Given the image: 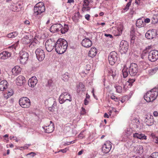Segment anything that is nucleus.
I'll return each instance as SVG.
<instances>
[{
    "label": "nucleus",
    "mask_w": 158,
    "mask_h": 158,
    "mask_svg": "<svg viewBox=\"0 0 158 158\" xmlns=\"http://www.w3.org/2000/svg\"><path fill=\"white\" fill-rule=\"evenodd\" d=\"M109 73L110 75L112 76L113 78L115 76V75L114 74L113 71L112 70H110L109 71Z\"/></svg>",
    "instance_id": "8fccbe9b"
},
{
    "label": "nucleus",
    "mask_w": 158,
    "mask_h": 158,
    "mask_svg": "<svg viewBox=\"0 0 158 158\" xmlns=\"http://www.w3.org/2000/svg\"><path fill=\"white\" fill-rule=\"evenodd\" d=\"M118 34L117 35L119 36L122 33V27L119 28L118 29Z\"/></svg>",
    "instance_id": "c03bdc74"
},
{
    "label": "nucleus",
    "mask_w": 158,
    "mask_h": 158,
    "mask_svg": "<svg viewBox=\"0 0 158 158\" xmlns=\"http://www.w3.org/2000/svg\"><path fill=\"white\" fill-rule=\"evenodd\" d=\"M158 69L157 67L152 68L148 70V72L150 75H152L155 74Z\"/></svg>",
    "instance_id": "72a5a7b5"
},
{
    "label": "nucleus",
    "mask_w": 158,
    "mask_h": 158,
    "mask_svg": "<svg viewBox=\"0 0 158 158\" xmlns=\"http://www.w3.org/2000/svg\"><path fill=\"white\" fill-rule=\"evenodd\" d=\"M19 105L23 108H28L31 105L30 100L26 97H23L20 98L19 100Z\"/></svg>",
    "instance_id": "423d86ee"
},
{
    "label": "nucleus",
    "mask_w": 158,
    "mask_h": 158,
    "mask_svg": "<svg viewBox=\"0 0 158 158\" xmlns=\"http://www.w3.org/2000/svg\"><path fill=\"white\" fill-rule=\"evenodd\" d=\"M23 44H28L27 48L31 49L33 47L36 46L39 43L38 41L35 38L32 39L31 35H26L22 39Z\"/></svg>",
    "instance_id": "7ed1b4c3"
},
{
    "label": "nucleus",
    "mask_w": 158,
    "mask_h": 158,
    "mask_svg": "<svg viewBox=\"0 0 158 158\" xmlns=\"http://www.w3.org/2000/svg\"><path fill=\"white\" fill-rule=\"evenodd\" d=\"M152 23L155 24L158 23V15H154L152 18Z\"/></svg>",
    "instance_id": "2f4dec72"
},
{
    "label": "nucleus",
    "mask_w": 158,
    "mask_h": 158,
    "mask_svg": "<svg viewBox=\"0 0 158 158\" xmlns=\"http://www.w3.org/2000/svg\"><path fill=\"white\" fill-rule=\"evenodd\" d=\"M148 52L147 51L144 50L141 55V56L142 59H144L145 58V56L147 55Z\"/></svg>",
    "instance_id": "4c0bfd02"
},
{
    "label": "nucleus",
    "mask_w": 158,
    "mask_h": 158,
    "mask_svg": "<svg viewBox=\"0 0 158 158\" xmlns=\"http://www.w3.org/2000/svg\"><path fill=\"white\" fill-rule=\"evenodd\" d=\"M151 136L153 139V141H154L155 142H157L158 140V137L156 136L155 134L153 133H152L151 134Z\"/></svg>",
    "instance_id": "e433bc0d"
},
{
    "label": "nucleus",
    "mask_w": 158,
    "mask_h": 158,
    "mask_svg": "<svg viewBox=\"0 0 158 158\" xmlns=\"http://www.w3.org/2000/svg\"><path fill=\"white\" fill-rule=\"evenodd\" d=\"M152 48V46L151 45L148 46L144 50H145L147 51L148 52H149V50L150 49Z\"/></svg>",
    "instance_id": "3c124183"
},
{
    "label": "nucleus",
    "mask_w": 158,
    "mask_h": 158,
    "mask_svg": "<svg viewBox=\"0 0 158 158\" xmlns=\"http://www.w3.org/2000/svg\"><path fill=\"white\" fill-rule=\"evenodd\" d=\"M110 98L111 99L113 100H114L115 102H117L118 101V98L116 97L115 96L112 95L111 96Z\"/></svg>",
    "instance_id": "49530a36"
},
{
    "label": "nucleus",
    "mask_w": 158,
    "mask_h": 158,
    "mask_svg": "<svg viewBox=\"0 0 158 158\" xmlns=\"http://www.w3.org/2000/svg\"><path fill=\"white\" fill-rule=\"evenodd\" d=\"M149 158H158V152H155L152 153Z\"/></svg>",
    "instance_id": "58836bf2"
},
{
    "label": "nucleus",
    "mask_w": 158,
    "mask_h": 158,
    "mask_svg": "<svg viewBox=\"0 0 158 158\" xmlns=\"http://www.w3.org/2000/svg\"><path fill=\"white\" fill-rule=\"evenodd\" d=\"M20 57L19 60L20 63L22 64H25L28 59L29 54L27 52L24 51H21L19 53Z\"/></svg>",
    "instance_id": "9b49d317"
},
{
    "label": "nucleus",
    "mask_w": 158,
    "mask_h": 158,
    "mask_svg": "<svg viewBox=\"0 0 158 158\" xmlns=\"http://www.w3.org/2000/svg\"><path fill=\"white\" fill-rule=\"evenodd\" d=\"M90 9V8L88 6H83V7L82 8V10L83 11H88Z\"/></svg>",
    "instance_id": "79ce46f5"
},
{
    "label": "nucleus",
    "mask_w": 158,
    "mask_h": 158,
    "mask_svg": "<svg viewBox=\"0 0 158 158\" xmlns=\"http://www.w3.org/2000/svg\"><path fill=\"white\" fill-rule=\"evenodd\" d=\"M62 25L60 23H56L51 26L50 28V31L52 33L57 32L60 31Z\"/></svg>",
    "instance_id": "dca6fc26"
},
{
    "label": "nucleus",
    "mask_w": 158,
    "mask_h": 158,
    "mask_svg": "<svg viewBox=\"0 0 158 158\" xmlns=\"http://www.w3.org/2000/svg\"><path fill=\"white\" fill-rule=\"evenodd\" d=\"M26 82L25 79L24 77L20 75L16 79V83L18 86H21L25 83Z\"/></svg>",
    "instance_id": "f3484780"
},
{
    "label": "nucleus",
    "mask_w": 158,
    "mask_h": 158,
    "mask_svg": "<svg viewBox=\"0 0 158 158\" xmlns=\"http://www.w3.org/2000/svg\"><path fill=\"white\" fill-rule=\"evenodd\" d=\"M150 19L149 18H146L144 20V23H148L150 22Z\"/></svg>",
    "instance_id": "4d7b16f0"
},
{
    "label": "nucleus",
    "mask_w": 158,
    "mask_h": 158,
    "mask_svg": "<svg viewBox=\"0 0 158 158\" xmlns=\"http://www.w3.org/2000/svg\"><path fill=\"white\" fill-rule=\"evenodd\" d=\"M45 6L42 2H40L34 6V12L35 15H40L45 11Z\"/></svg>",
    "instance_id": "20e7f679"
},
{
    "label": "nucleus",
    "mask_w": 158,
    "mask_h": 158,
    "mask_svg": "<svg viewBox=\"0 0 158 158\" xmlns=\"http://www.w3.org/2000/svg\"><path fill=\"white\" fill-rule=\"evenodd\" d=\"M135 81V80L134 79H130L128 80V82L130 83V84L131 85H132V83L134 82Z\"/></svg>",
    "instance_id": "09e8293b"
},
{
    "label": "nucleus",
    "mask_w": 158,
    "mask_h": 158,
    "mask_svg": "<svg viewBox=\"0 0 158 158\" xmlns=\"http://www.w3.org/2000/svg\"><path fill=\"white\" fill-rule=\"evenodd\" d=\"M153 114L155 117L158 116V112L157 111H154L153 113Z\"/></svg>",
    "instance_id": "5fc2aeb1"
},
{
    "label": "nucleus",
    "mask_w": 158,
    "mask_h": 158,
    "mask_svg": "<svg viewBox=\"0 0 158 158\" xmlns=\"http://www.w3.org/2000/svg\"><path fill=\"white\" fill-rule=\"evenodd\" d=\"M89 103V101L87 99H85L84 100V104L85 105H87Z\"/></svg>",
    "instance_id": "13d9d810"
},
{
    "label": "nucleus",
    "mask_w": 158,
    "mask_h": 158,
    "mask_svg": "<svg viewBox=\"0 0 158 158\" xmlns=\"http://www.w3.org/2000/svg\"><path fill=\"white\" fill-rule=\"evenodd\" d=\"M18 43L17 42L15 44H13L12 45L8 47V48L10 49L13 50V51H14V50H15L16 49L18 46Z\"/></svg>",
    "instance_id": "c9c22d12"
},
{
    "label": "nucleus",
    "mask_w": 158,
    "mask_h": 158,
    "mask_svg": "<svg viewBox=\"0 0 158 158\" xmlns=\"http://www.w3.org/2000/svg\"><path fill=\"white\" fill-rule=\"evenodd\" d=\"M151 97H152L150 94V91H148L144 96V100H145L147 102H152Z\"/></svg>",
    "instance_id": "cd10ccee"
},
{
    "label": "nucleus",
    "mask_w": 158,
    "mask_h": 158,
    "mask_svg": "<svg viewBox=\"0 0 158 158\" xmlns=\"http://www.w3.org/2000/svg\"><path fill=\"white\" fill-rule=\"evenodd\" d=\"M157 35L156 30L152 29L148 30L145 34L146 37L148 39H152L156 38Z\"/></svg>",
    "instance_id": "4468645a"
},
{
    "label": "nucleus",
    "mask_w": 158,
    "mask_h": 158,
    "mask_svg": "<svg viewBox=\"0 0 158 158\" xmlns=\"http://www.w3.org/2000/svg\"><path fill=\"white\" fill-rule=\"evenodd\" d=\"M118 58V55L115 51L111 52L108 56V60L111 65H113L117 61Z\"/></svg>",
    "instance_id": "1a4fd4ad"
},
{
    "label": "nucleus",
    "mask_w": 158,
    "mask_h": 158,
    "mask_svg": "<svg viewBox=\"0 0 158 158\" xmlns=\"http://www.w3.org/2000/svg\"><path fill=\"white\" fill-rule=\"evenodd\" d=\"M21 71V68L19 66L15 67L12 70V72L13 75L17 76L19 74Z\"/></svg>",
    "instance_id": "a878e982"
},
{
    "label": "nucleus",
    "mask_w": 158,
    "mask_h": 158,
    "mask_svg": "<svg viewBox=\"0 0 158 158\" xmlns=\"http://www.w3.org/2000/svg\"><path fill=\"white\" fill-rule=\"evenodd\" d=\"M90 15L89 14H86L85 15V18L87 20L89 21V20Z\"/></svg>",
    "instance_id": "864d4df0"
},
{
    "label": "nucleus",
    "mask_w": 158,
    "mask_h": 158,
    "mask_svg": "<svg viewBox=\"0 0 158 158\" xmlns=\"http://www.w3.org/2000/svg\"><path fill=\"white\" fill-rule=\"evenodd\" d=\"M117 92L120 93L122 91V88L120 86H116L115 87Z\"/></svg>",
    "instance_id": "a19ab883"
},
{
    "label": "nucleus",
    "mask_w": 158,
    "mask_h": 158,
    "mask_svg": "<svg viewBox=\"0 0 158 158\" xmlns=\"http://www.w3.org/2000/svg\"><path fill=\"white\" fill-rule=\"evenodd\" d=\"M62 78V79L64 81H68L69 79V73H66L63 75Z\"/></svg>",
    "instance_id": "f704fd0d"
},
{
    "label": "nucleus",
    "mask_w": 158,
    "mask_h": 158,
    "mask_svg": "<svg viewBox=\"0 0 158 158\" xmlns=\"http://www.w3.org/2000/svg\"><path fill=\"white\" fill-rule=\"evenodd\" d=\"M143 119L145 123L148 126H152L154 122L153 116L150 114L144 115Z\"/></svg>",
    "instance_id": "ddd939ff"
},
{
    "label": "nucleus",
    "mask_w": 158,
    "mask_h": 158,
    "mask_svg": "<svg viewBox=\"0 0 158 158\" xmlns=\"http://www.w3.org/2000/svg\"><path fill=\"white\" fill-rule=\"evenodd\" d=\"M37 81L36 77L35 76L32 77L29 80L28 84L29 86L34 87L37 84Z\"/></svg>",
    "instance_id": "aec40b11"
},
{
    "label": "nucleus",
    "mask_w": 158,
    "mask_h": 158,
    "mask_svg": "<svg viewBox=\"0 0 158 158\" xmlns=\"http://www.w3.org/2000/svg\"><path fill=\"white\" fill-rule=\"evenodd\" d=\"M59 102L61 104L63 103L65 101H72L71 96L68 93L63 92L60 95L59 98Z\"/></svg>",
    "instance_id": "0eeeda50"
},
{
    "label": "nucleus",
    "mask_w": 158,
    "mask_h": 158,
    "mask_svg": "<svg viewBox=\"0 0 158 158\" xmlns=\"http://www.w3.org/2000/svg\"><path fill=\"white\" fill-rule=\"evenodd\" d=\"M30 144H26L23 147H21V148H23L24 149H27Z\"/></svg>",
    "instance_id": "603ef678"
},
{
    "label": "nucleus",
    "mask_w": 158,
    "mask_h": 158,
    "mask_svg": "<svg viewBox=\"0 0 158 158\" xmlns=\"http://www.w3.org/2000/svg\"><path fill=\"white\" fill-rule=\"evenodd\" d=\"M111 148V142H106L102 147V151L103 153H107L110 151Z\"/></svg>",
    "instance_id": "2eb2a0df"
},
{
    "label": "nucleus",
    "mask_w": 158,
    "mask_h": 158,
    "mask_svg": "<svg viewBox=\"0 0 158 158\" xmlns=\"http://www.w3.org/2000/svg\"><path fill=\"white\" fill-rule=\"evenodd\" d=\"M36 57L39 61H41L45 57V54L44 51L42 49L38 48L35 51Z\"/></svg>",
    "instance_id": "f8f14e48"
},
{
    "label": "nucleus",
    "mask_w": 158,
    "mask_h": 158,
    "mask_svg": "<svg viewBox=\"0 0 158 158\" xmlns=\"http://www.w3.org/2000/svg\"><path fill=\"white\" fill-rule=\"evenodd\" d=\"M18 35V33L16 31L13 32L8 34L7 37L10 38H13L16 37Z\"/></svg>",
    "instance_id": "473e14b6"
},
{
    "label": "nucleus",
    "mask_w": 158,
    "mask_h": 158,
    "mask_svg": "<svg viewBox=\"0 0 158 158\" xmlns=\"http://www.w3.org/2000/svg\"><path fill=\"white\" fill-rule=\"evenodd\" d=\"M11 56V53L6 51H3L0 53V59L5 60Z\"/></svg>",
    "instance_id": "5701e85b"
},
{
    "label": "nucleus",
    "mask_w": 158,
    "mask_h": 158,
    "mask_svg": "<svg viewBox=\"0 0 158 158\" xmlns=\"http://www.w3.org/2000/svg\"><path fill=\"white\" fill-rule=\"evenodd\" d=\"M133 151L136 154H141L143 152V147L140 145H137L134 148Z\"/></svg>",
    "instance_id": "412c9836"
},
{
    "label": "nucleus",
    "mask_w": 158,
    "mask_h": 158,
    "mask_svg": "<svg viewBox=\"0 0 158 158\" xmlns=\"http://www.w3.org/2000/svg\"><path fill=\"white\" fill-rule=\"evenodd\" d=\"M128 68L124 66L122 70L123 75L124 78L127 77L128 74L132 77H136L139 75V69L137 65L134 63H131L129 67L128 72Z\"/></svg>",
    "instance_id": "f257e3e1"
},
{
    "label": "nucleus",
    "mask_w": 158,
    "mask_h": 158,
    "mask_svg": "<svg viewBox=\"0 0 158 158\" xmlns=\"http://www.w3.org/2000/svg\"><path fill=\"white\" fill-rule=\"evenodd\" d=\"M43 127L44 130V132L48 133L52 132L54 129V125L53 124Z\"/></svg>",
    "instance_id": "b1692460"
},
{
    "label": "nucleus",
    "mask_w": 158,
    "mask_h": 158,
    "mask_svg": "<svg viewBox=\"0 0 158 158\" xmlns=\"http://www.w3.org/2000/svg\"><path fill=\"white\" fill-rule=\"evenodd\" d=\"M90 98V96L88 94H86V98H85V99H89Z\"/></svg>",
    "instance_id": "680f3d73"
},
{
    "label": "nucleus",
    "mask_w": 158,
    "mask_h": 158,
    "mask_svg": "<svg viewBox=\"0 0 158 158\" xmlns=\"http://www.w3.org/2000/svg\"><path fill=\"white\" fill-rule=\"evenodd\" d=\"M148 58L151 62H155L158 59V51L155 50L150 51L148 53Z\"/></svg>",
    "instance_id": "9d476101"
},
{
    "label": "nucleus",
    "mask_w": 158,
    "mask_h": 158,
    "mask_svg": "<svg viewBox=\"0 0 158 158\" xmlns=\"http://www.w3.org/2000/svg\"><path fill=\"white\" fill-rule=\"evenodd\" d=\"M24 23L25 24H27V25H28V24H30V22L28 20H26L24 22Z\"/></svg>",
    "instance_id": "052dcab7"
},
{
    "label": "nucleus",
    "mask_w": 158,
    "mask_h": 158,
    "mask_svg": "<svg viewBox=\"0 0 158 158\" xmlns=\"http://www.w3.org/2000/svg\"><path fill=\"white\" fill-rule=\"evenodd\" d=\"M104 116L105 118H109L108 114L106 113L104 114Z\"/></svg>",
    "instance_id": "69168bd1"
},
{
    "label": "nucleus",
    "mask_w": 158,
    "mask_h": 158,
    "mask_svg": "<svg viewBox=\"0 0 158 158\" xmlns=\"http://www.w3.org/2000/svg\"><path fill=\"white\" fill-rule=\"evenodd\" d=\"M129 44L125 40H122L121 41L120 45L119 50L121 54L126 53L128 51Z\"/></svg>",
    "instance_id": "6e6552de"
},
{
    "label": "nucleus",
    "mask_w": 158,
    "mask_h": 158,
    "mask_svg": "<svg viewBox=\"0 0 158 158\" xmlns=\"http://www.w3.org/2000/svg\"><path fill=\"white\" fill-rule=\"evenodd\" d=\"M91 0H84L83 6H88L89 3L91 2Z\"/></svg>",
    "instance_id": "ea45409f"
},
{
    "label": "nucleus",
    "mask_w": 158,
    "mask_h": 158,
    "mask_svg": "<svg viewBox=\"0 0 158 158\" xmlns=\"http://www.w3.org/2000/svg\"><path fill=\"white\" fill-rule=\"evenodd\" d=\"M133 137L134 138L139 139L141 140L147 139V136L144 134L140 133H135L133 134Z\"/></svg>",
    "instance_id": "4be33fe9"
},
{
    "label": "nucleus",
    "mask_w": 158,
    "mask_h": 158,
    "mask_svg": "<svg viewBox=\"0 0 158 158\" xmlns=\"http://www.w3.org/2000/svg\"><path fill=\"white\" fill-rule=\"evenodd\" d=\"M6 93V94L4 95V97L7 99L13 94L14 92L12 89H10Z\"/></svg>",
    "instance_id": "7c9ffc66"
},
{
    "label": "nucleus",
    "mask_w": 158,
    "mask_h": 158,
    "mask_svg": "<svg viewBox=\"0 0 158 158\" xmlns=\"http://www.w3.org/2000/svg\"><path fill=\"white\" fill-rule=\"evenodd\" d=\"M55 109V107L54 106V103L52 105V106L49 107L48 108V110L52 112L54 111V110Z\"/></svg>",
    "instance_id": "a18cd8bd"
},
{
    "label": "nucleus",
    "mask_w": 158,
    "mask_h": 158,
    "mask_svg": "<svg viewBox=\"0 0 158 158\" xmlns=\"http://www.w3.org/2000/svg\"><path fill=\"white\" fill-rule=\"evenodd\" d=\"M52 83V80H49L48 81V85L50 86L51 85V84Z\"/></svg>",
    "instance_id": "6e6d98bb"
},
{
    "label": "nucleus",
    "mask_w": 158,
    "mask_h": 158,
    "mask_svg": "<svg viewBox=\"0 0 158 158\" xmlns=\"http://www.w3.org/2000/svg\"><path fill=\"white\" fill-rule=\"evenodd\" d=\"M97 49L95 47L92 48L88 53V56L91 58H93L97 54Z\"/></svg>",
    "instance_id": "bb28decb"
},
{
    "label": "nucleus",
    "mask_w": 158,
    "mask_h": 158,
    "mask_svg": "<svg viewBox=\"0 0 158 158\" xmlns=\"http://www.w3.org/2000/svg\"><path fill=\"white\" fill-rule=\"evenodd\" d=\"M81 44L82 46L85 48H89L92 44V41L88 38H85L82 41Z\"/></svg>",
    "instance_id": "6ab92c4d"
},
{
    "label": "nucleus",
    "mask_w": 158,
    "mask_h": 158,
    "mask_svg": "<svg viewBox=\"0 0 158 158\" xmlns=\"http://www.w3.org/2000/svg\"><path fill=\"white\" fill-rule=\"evenodd\" d=\"M131 5L130 3H127L126 7L123 9V10L127 11L129 9V6Z\"/></svg>",
    "instance_id": "37998d69"
},
{
    "label": "nucleus",
    "mask_w": 158,
    "mask_h": 158,
    "mask_svg": "<svg viewBox=\"0 0 158 158\" xmlns=\"http://www.w3.org/2000/svg\"><path fill=\"white\" fill-rule=\"evenodd\" d=\"M145 23L141 19H138L136 21V25L137 27H144L145 25Z\"/></svg>",
    "instance_id": "c85d7f7f"
},
{
    "label": "nucleus",
    "mask_w": 158,
    "mask_h": 158,
    "mask_svg": "<svg viewBox=\"0 0 158 158\" xmlns=\"http://www.w3.org/2000/svg\"><path fill=\"white\" fill-rule=\"evenodd\" d=\"M134 39L135 37H131V43H134Z\"/></svg>",
    "instance_id": "bf43d9fd"
},
{
    "label": "nucleus",
    "mask_w": 158,
    "mask_h": 158,
    "mask_svg": "<svg viewBox=\"0 0 158 158\" xmlns=\"http://www.w3.org/2000/svg\"><path fill=\"white\" fill-rule=\"evenodd\" d=\"M56 42L53 39H49L48 40L45 44V48L48 52H51L55 47Z\"/></svg>",
    "instance_id": "39448f33"
},
{
    "label": "nucleus",
    "mask_w": 158,
    "mask_h": 158,
    "mask_svg": "<svg viewBox=\"0 0 158 158\" xmlns=\"http://www.w3.org/2000/svg\"><path fill=\"white\" fill-rule=\"evenodd\" d=\"M55 46V50L58 54H62L64 53L68 47V43L67 41L64 39H58L56 42Z\"/></svg>",
    "instance_id": "f03ea898"
},
{
    "label": "nucleus",
    "mask_w": 158,
    "mask_h": 158,
    "mask_svg": "<svg viewBox=\"0 0 158 158\" xmlns=\"http://www.w3.org/2000/svg\"><path fill=\"white\" fill-rule=\"evenodd\" d=\"M60 151L61 152L63 153L66 152V149H63L60 150Z\"/></svg>",
    "instance_id": "338daca9"
},
{
    "label": "nucleus",
    "mask_w": 158,
    "mask_h": 158,
    "mask_svg": "<svg viewBox=\"0 0 158 158\" xmlns=\"http://www.w3.org/2000/svg\"><path fill=\"white\" fill-rule=\"evenodd\" d=\"M28 155H31L32 156H34L35 155V153L34 152H31L28 154Z\"/></svg>",
    "instance_id": "0e129e2a"
},
{
    "label": "nucleus",
    "mask_w": 158,
    "mask_h": 158,
    "mask_svg": "<svg viewBox=\"0 0 158 158\" xmlns=\"http://www.w3.org/2000/svg\"><path fill=\"white\" fill-rule=\"evenodd\" d=\"M79 85H81V87L82 88H84L85 86L81 82L80 83Z\"/></svg>",
    "instance_id": "774afa93"
},
{
    "label": "nucleus",
    "mask_w": 158,
    "mask_h": 158,
    "mask_svg": "<svg viewBox=\"0 0 158 158\" xmlns=\"http://www.w3.org/2000/svg\"><path fill=\"white\" fill-rule=\"evenodd\" d=\"M104 35L106 37H109L110 39V40H112L113 39V36L112 35L110 34H105Z\"/></svg>",
    "instance_id": "de8ad7c7"
},
{
    "label": "nucleus",
    "mask_w": 158,
    "mask_h": 158,
    "mask_svg": "<svg viewBox=\"0 0 158 158\" xmlns=\"http://www.w3.org/2000/svg\"><path fill=\"white\" fill-rule=\"evenodd\" d=\"M69 30L68 26L67 25L64 24V27L62 25V27H61L60 31L62 34H64L67 32Z\"/></svg>",
    "instance_id": "c756f323"
},
{
    "label": "nucleus",
    "mask_w": 158,
    "mask_h": 158,
    "mask_svg": "<svg viewBox=\"0 0 158 158\" xmlns=\"http://www.w3.org/2000/svg\"><path fill=\"white\" fill-rule=\"evenodd\" d=\"M79 138L81 139H82L83 138V134L81 133H80L79 135Z\"/></svg>",
    "instance_id": "e2e57ef3"
},
{
    "label": "nucleus",
    "mask_w": 158,
    "mask_h": 158,
    "mask_svg": "<svg viewBox=\"0 0 158 158\" xmlns=\"http://www.w3.org/2000/svg\"><path fill=\"white\" fill-rule=\"evenodd\" d=\"M8 86V83L6 80L2 81L0 82V90L4 91L6 89Z\"/></svg>",
    "instance_id": "393cba45"
},
{
    "label": "nucleus",
    "mask_w": 158,
    "mask_h": 158,
    "mask_svg": "<svg viewBox=\"0 0 158 158\" xmlns=\"http://www.w3.org/2000/svg\"><path fill=\"white\" fill-rule=\"evenodd\" d=\"M150 92L152 97L151 99L152 102L155 100L158 96V88H153L150 90Z\"/></svg>",
    "instance_id": "a211bd4d"
}]
</instances>
